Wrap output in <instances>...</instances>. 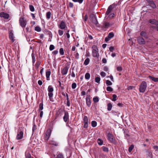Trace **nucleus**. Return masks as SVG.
Instances as JSON below:
<instances>
[{"instance_id":"obj_14","label":"nucleus","mask_w":158,"mask_h":158,"mask_svg":"<svg viewBox=\"0 0 158 158\" xmlns=\"http://www.w3.org/2000/svg\"><path fill=\"white\" fill-rule=\"evenodd\" d=\"M149 22L152 25H155L156 26L158 24V20L155 19H151L149 20Z\"/></svg>"},{"instance_id":"obj_11","label":"nucleus","mask_w":158,"mask_h":158,"mask_svg":"<svg viewBox=\"0 0 158 158\" xmlns=\"http://www.w3.org/2000/svg\"><path fill=\"white\" fill-rule=\"evenodd\" d=\"M69 66H66L64 67L61 71V73L63 75H66L68 72Z\"/></svg>"},{"instance_id":"obj_47","label":"nucleus","mask_w":158,"mask_h":158,"mask_svg":"<svg viewBox=\"0 0 158 158\" xmlns=\"http://www.w3.org/2000/svg\"><path fill=\"white\" fill-rule=\"evenodd\" d=\"M106 90L108 91L111 92L113 91V89L110 86H108L106 88Z\"/></svg>"},{"instance_id":"obj_46","label":"nucleus","mask_w":158,"mask_h":158,"mask_svg":"<svg viewBox=\"0 0 158 158\" xmlns=\"http://www.w3.org/2000/svg\"><path fill=\"white\" fill-rule=\"evenodd\" d=\"M35 30L38 32H40L41 31V29L39 27L36 26L35 28Z\"/></svg>"},{"instance_id":"obj_13","label":"nucleus","mask_w":158,"mask_h":158,"mask_svg":"<svg viewBox=\"0 0 158 158\" xmlns=\"http://www.w3.org/2000/svg\"><path fill=\"white\" fill-rule=\"evenodd\" d=\"M31 151L29 149H27L25 153L26 158H31V156L30 153Z\"/></svg>"},{"instance_id":"obj_57","label":"nucleus","mask_w":158,"mask_h":158,"mask_svg":"<svg viewBox=\"0 0 158 158\" xmlns=\"http://www.w3.org/2000/svg\"><path fill=\"white\" fill-rule=\"evenodd\" d=\"M88 126V123H84L83 127L84 128H87Z\"/></svg>"},{"instance_id":"obj_30","label":"nucleus","mask_w":158,"mask_h":158,"mask_svg":"<svg viewBox=\"0 0 158 158\" xmlns=\"http://www.w3.org/2000/svg\"><path fill=\"white\" fill-rule=\"evenodd\" d=\"M43 102H42L39 105V110H43Z\"/></svg>"},{"instance_id":"obj_63","label":"nucleus","mask_w":158,"mask_h":158,"mask_svg":"<svg viewBox=\"0 0 158 158\" xmlns=\"http://www.w3.org/2000/svg\"><path fill=\"white\" fill-rule=\"evenodd\" d=\"M102 61L103 63H106L107 62V60L106 58H103Z\"/></svg>"},{"instance_id":"obj_60","label":"nucleus","mask_w":158,"mask_h":158,"mask_svg":"<svg viewBox=\"0 0 158 158\" xmlns=\"http://www.w3.org/2000/svg\"><path fill=\"white\" fill-rule=\"evenodd\" d=\"M32 62L33 63L35 62V57L34 55L33 54H32Z\"/></svg>"},{"instance_id":"obj_28","label":"nucleus","mask_w":158,"mask_h":158,"mask_svg":"<svg viewBox=\"0 0 158 158\" xmlns=\"http://www.w3.org/2000/svg\"><path fill=\"white\" fill-rule=\"evenodd\" d=\"M51 15V12L50 11L46 13V17L48 19L50 18Z\"/></svg>"},{"instance_id":"obj_40","label":"nucleus","mask_w":158,"mask_h":158,"mask_svg":"<svg viewBox=\"0 0 158 158\" xmlns=\"http://www.w3.org/2000/svg\"><path fill=\"white\" fill-rule=\"evenodd\" d=\"M50 143L51 144L54 145L56 146H58V143L57 142H56L55 141H52Z\"/></svg>"},{"instance_id":"obj_24","label":"nucleus","mask_w":158,"mask_h":158,"mask_svg":"<svg viewBox=\"0 0 158 158\" xmlns=\"http://www.w3.org/2000/svg\"><path fill=\"white\" fill-rule=\"evenodd\" d=\"M51 71H48L46 72V76L47 78V79L48 80H49V78L50 77V76L51 74Z\"/></svg>"},{"instance_id":"obj_8","label":"nucleus","mask_w":158,"mask_h":158,"mask_svg":"<svg viewBox=\"0 0 158 158\" xmlns=\"http://www.w3.org/2000/svg\"><path fill=\"white\" fill-rule=\"evenodd\" d=\"M114 4L110 5L108 7L107 10L105 13V15H107L111 13L112 10L114 8Z\"/></svg>"},{"instance_id":"obj_5","label":"nucleus","mask_w":158,"mask_h":158,"mask_svg":"<svg viewBox=\"0 0 158 158\" xmlns=\"http://www.w3.org/2000/svg\"><path fill=\"white\" fill-rule=\"evenodd\" d=\"M51 133V131L50 129H48L47 130L44 135L45 140H48L49 139Z\"/></svg>"},{"instance_id":"obj_54","label":"nucleus","mask_w":158,"mask_h":158,"mask_svg":"<svg viewBox=\"0 0 158 158\" xmlns=\"http://www.w3.org/2000/svg\"><path fill=\"white\" fill-rule=\"evenodd\" d=\"M114 16V13H110L108 17L110 18H113Z\"/></svg>"},{"instance_id":"obj_32","label":"nucleus","mask_w":158,"mask_h":158,"mask_svg":"<svg viewBox=\"0 0 158 158\" xmlns=\"http://www.w3.org/2000/svg\"><path fill=\"white\" fill-rule=\"evenodd\" d=\"M36 129V126L34 123H33V126L32 129V135H33L34 134L35 131Z\"/></svg>"},{"instance_id":"obj_44","label":"nucleus","mask_w":158,"mask_h":158,"mask_svg":"<svg viewBox=\"0 0 158 158\" xmlns=\"http://www.w3.org/2000/svg\"><path fill=\"white\" fill-rule=\"evenodd\" d=\"M106 84L107 86L111 85L112 84V83L109 80H107L106 81Z\"/></svg>"},{"instance_id":"obj_27","label":"nucleus","mask_w":158,"mask_h":158,"mask_svg":"<svg viewBox=\"0 0 158 158\" xmlns=\"http://www.w3.org/2000/svg\"><path fill=\"white\" fill-rule=\"evenodd\" d=\"M107 110L108 111H110L112 109V105L111 103H109L107 104Z\"/></svg>"},{"instance_id":"obj_9","label":"nucleus","mask_w":158,"mask_h":158,"mask_svg":"<svg viewBox=\"0 0 158 158\" xmlns=\"http://www.w3.org/2000/svg\"><path fill=\"white\" fill-rule=\"evenodd\" d=\"M10 15L9 14L5 13L4 12H2L0 13V17L3 18L5 19H7L9 17Z\"/></svg>"},{"instance_id":"obj_38","label":"nucleus","mask_w":158,"mask_h":158,"mask_svg":"<svg viewBox=\"0 0 158 158\" xmlns=\"http://www.w3.org/2000/svg\"><path fill=\"white\" fill-rule=\"evenodd\" d=\"M102 150L104 152H108L109 151L108 148L105 146H103L102 148Z\"/></svg>"},{"instance_id":"obj_50","label":"nucleus","mask_w":158,"mask_h":158,"mask_svg":"<svg viewBox=\"0 0 158 158\" xmlns=\"http://www.w3.org/2000/svg\"><path fill=\"white\" fill-rule=\"evenodd\" d=\"M55 48V47L54 45L52 44H51L49 46V50L50 51H52Z\"/></svg>"},{"instance_id":"obj_36","label":"nucleus","mask_w":158,"mask_h":158,"mask_svg":"<svg viewBox=\"0 0 158 158\" xmlns=\"http://www.w3.org/2000/svg\"><path fill=\"white\" fill-rule=\"evenodd\" d=\"M41 64L40 62V61H37L35 65V67L36 69H38L39 66Z\"/></svg>"},{"instance_id":"obj_37","label":"nucleus","mask_w":158,"mask_h":158,"mask_svg":"<svg viewBox=\"0 0 158 158\" xmlns=\"http://www.w3.org/2000/svg\"><path fill=\"white\" fill-rule=\"evenodd\" d=\"M95 82H96L98 84L100 83V81L101 80L100 77H97L95 78Z\"/></svg>"},{"instance_id":"obj_41","label":"nucleus","mask_w":158,"mask_h":158,"mask_svg":"<svg viewBox=\"0 0 158 158\" xmlns=\"http://www.w3.org/2000/svg\"><path fill=\"white\" fill-rule=\"evenodd\" d=\"M56 158H64V157L62 153H60L57 155Z\"/></svg>"},{"instance_id":"obj_31","label":"nucleus","mask_w":158,"mask_h":158,"mask_svg":"<svg viewBox=\"0 0 158 158\" xmlns=\"http://www.w3.org/2000/svg\"><path fill=\"white\" fill-rule=\"evenodd\" d=\"M97 142L98 144L100 145H102L103 143V141L100 139H97Z\"/></svg>"},{"instance_id":"obj_43","label":"nucleus","mask_w":158,"mask_h":158,"mask_svg":"<svg viewBox=\"0 0 158 158\" xmlns=\"http://www.w3.org/2000/svg\"><path fill=\"white\" fill-rule=\"evenodd\" d=\"M29 8L30 10L31 11H34L35 10V8H34V7L32 5H30L29 6Z\"/></svg>"},{"instance_id":"obj_21","label":"nucleus","mask_w":158,"mask_h":158,"mask_svg":"<svg viewBox=\"0 0 158 158\" xmlns=\"http://www.w3.org/2000/svg\"><path fill=\"white\" fill-rule=\"evenodd\" d=\"M110 25V24L108 22H105L103 24V27L105 28H108Z\"/></svg>"},{"instance_id":"obj_62","label":"nucleus","mask_w":158,"mask_h":158,"mask_svg":"<svg viewBox=\"0 0 158 158\" xmlns=\"http://www.w3.org/2000/svg\"><path fill=\"white\" fill-rule=\"evenodd\" d=\"M114 49V47H113V46H111V47H110V48H109V50L110 51L112 52H113V50Z\"/></svg>"},{"instance_id":"obj_34","label":"nucleus","mask_w":158,"mask_h":158,"mask_svg":"<svg viewBox=\"0 0 158 158\" xmlns=\"http://www.w3.org/2000/svg\"><path fill=\"white\" fill-rule=\"evenodd\" d=\"M97 123L96 121H93L91 122V126L93 127H95L97 126Z\"/></svg>"},{"instance_id":"obj_56","label":"nucleus","mask_w":158,"mask_h":158,"mask_svg":"<svg viewBox=\"0 0 158 158\" xmlns=\"http://www.w3.org/2000/svg\"><path fill=\"white\" fill-rule=\"evenodd\" d=\"M153 148L155 151H158V146L156 145L153 147Z\"/></svg>"},{"instance_id":"obj_18","label":"nucleus","mask_w":158,"mask_h":158,"mask_svg":"<svg viewBox=\"0 0 158 158\" xmlns=\"http://www.w3.org/2000/svg\"><path fill=\"white\" fill-rule=\"evenodd\" d=\"M9 37L12 42H14L15 40L14 39V34L12 31H10L9 34Z\"/></svg>"},{"instance_id":"obj_1","label":"nucleus","mask_w":158,"mask_h":158,"mask_svg":"<svg viewBox=\"0 0 158 158\" xmlns=\"http://www.w3.org/2000/svg\"><path fill=\"white\" fill-rule=\"evenodd\" d=\"M48 96L49 100L53 102L54 101V100L52 97L53 95V92L54 91L52 85H50L48 86Z\"/></svg>"},{"instance_id":"obj_35","label":"nucleus","mask_w":158,"mask_h":158,"mask_svg":"<svg viewBox=\"0 0 158 158\" xmlns=\"http://www.w3.org/2000/svg\"><path fill=\"white\" fill-rule=\"evenodd\" d=\"M59 53L61 55H63L64 54V50L63 48H61L59 50Z\"/></svg>"},{"instance_id":"obj_17","label":"nucleus","mask_w":158,"mask_h":158,"mask_svg":"<svg viewBox=\"0 0 158 158\" xmlns=\"http://www.w3.org/2000/svg\"><path fill=\"white\" fill-rule=\"evenodd\" d=\"M23 132L21 131L18 133L17 135L16 139H21L23 136Z\"/></svg>"},{"instance_id":"obj_53","label":"nucleus","mask_w":158,"mask_h":158,"mask_svg":"<svg viewBox=\"0 0 158 158\" xmlns=\"http://www.w3.org/2000/svg\"><path fill=\"white\" fill-rule=\"evenodd\" d=\"M117 70L118 71L120 72L122 70V68L121 66H118L117 67Z\"/></svg>"},{"instance_id":"obj_25","label":"nucleus","mask_w":158,"mask_h":158,"mask_svg":"<svg viewBox=\"0 0 158 158\" xmlns=\"http://www.w3.org/2000/svg\"><path fill=\"white\" fill-rule=\"evenodd\" d=\"M140 35L141 36H143L146 38H148V36L147 35L146 33L144 31H142L141 32Z\"/></svg>"},{"instance_id":"obj_48","label":"nucleus","mask_w":158,"mask_h":158,"mask_svg":"<svg viewBox=\"0 0 158 158\" xmlns=\"http://www.w3.org/2000/svg\"><path fill=\"white\" fill-rule=\"evenodd\" d=\"M74 2H78L79 3L81 4L82 2L84 0H72Z\"/></svg>"},{"instance_id":"obj_52","label":"nucleus","mask_w":158,"mask_h":158,"mask_svg":"<svg viewBox=\"0 0 158 158\" xmlns=\"http://www.w3.org/2000/svg\"><path fill=\"white\" fill-rule=\"evenodd\" d=\"M117 95L116 94H113V99L112 100L113 101H115L116 100V98Z\"/></svg>"},{"instance_id":"obj_4","label":"nucleus","mask_w":158,"mask_h":158,"mask_svg":"<svg viewBox=\"0 0 158 158\" xmlns=\"http://www.w3.org/2000/svg\"><path fill=\"white\" fill-rule=\"evenodd\" d=\"M19 22L20 25L23 28H24L27 24L26 21L24 17L22 16L19 18Z\"/></svg>"},{"instance_id":"obj_51","label":"nucleus","mask_w":158,"mask_h":158,"mask_svg":"<svg viewBox=\"0 0 158 158\" xmlns=\"http://www.w3.org/2000/svg\"><path fill=\"white\" fill-rule=\"evenodd\" d=\"M77 86L76 84L75 83H73L72 85V88L73 89H75Z\"/></svg>"},{"instance_id":"obj_19","label":"nucleus","mask_w":158,"mask_h":158,"mask_svg":"<svg viewBox=\"0 0 158 158\" xmlns=\"http://www.w3.org/2000/svg\"><path fill=\"white\" fill-rule=\"evenodd\" d=\"M150 6L153 8H155L156 7V4L152 1H150L148 2Z\"/></svg>"},{"instance_id":"obj_16","label":"nucleus","mask_w":158,"mask_h":158,"mask_svg":"<svg viewBox=\"0 0 158 158\" xmlns=\"http://www.w3.org/2000/svg\"><path fill=\"white\" fill-rule=\"evenodd\" d=\"M69 118V114L68 112L66 111L64 112V115L63 117L64 121L66 122Z\"/></svg>"},{"instance_id":"obj_12","label":"nucleus","mask_w":158,"mask_h":158,"mask_svg":"<svg viewBox=\"0 0 158 158\" xmlns=\"http://www.w3.org/2000/svg\"><path fill=\"white\" fill-rule=\"evenodd\" d=\"M137 40L139 44H144L145 43V42L144 39L141 37H139L138 38Z\"/></svg>"},{"instance_id":"obj_55","label":"nucleus","mask_w":158,"mask_h":158,"mask_svg":"<svg viewBox=\"0 0 158 158\" xmlns=\"http://www.w3.org/2000/svg\"><path fill=\"white\" fill-rule=\"evenodd\" d=\"M100 75H101L104 77H105L106 75V73L104 72H102L101 73H100Z\"/></svg>"},{"instance_id":"obj_3","label":"nucleus","mask_w":158,"mask_h":158,"mask_svg":"<svg viewBox=\"0 0 158 158\" xmlns=\"http://www.w3.org/2000/svg\"><path fill=\"white\" fill-rule=\"evenodd\" d=\"M92 54L94 57H98L99 56L98 50L96 45H93L92 47Z\"/></svg>"},{"instance_id":"obj_6","label":"nucleus","mask_w":158,"mask_h":158,"mask_svg":"<svg viewBox=\"0 0 158 158\" xmlns=\"http://www.w3.org/2000/svg\"><path fill=\"white\" fill-rule=\"evenodd\" d=\"M91 21L95 25L98 27H100L99 24L96 19V18L95 16H93L91 17Z\"/></svg>"},{"instance_id":"obj_45","label":"nucleus","mask_w":158,"mask_h":158,"mask_svg":"<svg viewBox=\"0 0 158 158\" xmlns=\"http://www.w3.org/2000/svg\"><path fill=\"white\" fill-rule=\"evenodd\" d=\"M93 101L95 103H97L99 101V98L98 97H94L93 99Z\"/></svg>"},{"instance_id":"obj_23","label":"nucleus","mask_w":158,"mask_h":158,"mask_svg":"<svg viewBox=\"0 0 158 158\" xmlns=\"http://www.w3.org/2000/svg\"><path fill=\"white\" fill-rule=\"evenodd\" d=\"M123 131L125 137L127 138V136H129V135H128V131L127 130H126V129H123Z\"/></svg>"},{"instance_id":"obj_61","label":"nucleus","mask_w":158,"mask_h":158,"mask_svg":"<svg viewBox=\"0 0 158 158\" xmlns=\"http://www.w3.org/2000/svg\"><path fill=\"white\" fill-rule=\"evenodd\" d=\"M43 111L41 110L40 112V119H41V118L43 116Z\"/></svg>"},{"instance_id":"obj_58","label":"nucleus","mask_w":158,"mask_h":158,"mask_svg":"<svg viewBox=\"0 0 158 158\" xmlns=\"http://www.w3.org/2000/svg\"><path fill=\"white\" fill-rule=\"evenodd\" d=\"M58 51L57 50H56L53 51L52 52V53L54 55H56L58 53Z\"/></svg>"},{"instance_id":"obj_22","label":"nucleus","mask_w":158,"mask_h":158,"mask_svg":"<svg viewBox=\"0 0 158 158\" xmlns=\"http://www.w3.org/2000/svg\"><path fill=\"white\" fill-rule=\"evenodd\" d=\"M148 77L154 82H156L158 81V78L155 77L151 76H149Z\"/></svg>"},{"instance_id":"obj_7","label":"nucleus","mask_w":158,"mask_h":158,"mask_svg":"<svg viewBox=\"0 0 158 158\" xmlns=\"http://www.w3.org/2000/svg\"><path fill=\"white\" fill-rule=\"evenodd\" d=\"M108 139L110 141V142L113 143H116V141L115 139L113 138V135L110 133H109L107 134Z\"/></svg>"},{"instance_id":"obj_39","label":"nucleus","mask_w":158,"mask_h":158,"mask_svg":"<svg viewBox=\"0 0 158 158\" xmlns=\"http://www.w3.org/2000/svg\"><path fill=\"white\" fill-rule=\"evenodd\" d=\"M134 148V145L133 144L131 145L129 148L128 151L129 152H131Z\"/></svg>"},{"instance_id":"obj_26","label":"nucleus","mask_w":158,"mask_h":158,"mask_svg":"<svg viewBox=\"0 0 158 158\" xmlns=\"http://www.w3.org/2000/svg\"><path fill=\"white\" fill-rule=\"evenodd\" d=\"M90 62V59L89 58H87L85 60L84 64L85 65H87Z\"/></svg>"},{"instance_id":"obj_49","label":"nucleus","mask_w":158,"mask_h":158,"mask_svg":"<svg viewBox=\"0 0 158 158\" xmlns=\"http://www.w3.org/2000/svg\"><path fill=\"white\" fill-rule=\"evenodd\" d=\"M58 34H59V35L60 36L62 35H63V33H64V32H63V31L60 30H59L58 31Z\"/></svg>"},{"instance_id":"obj_64","label":"nucleus","mask_w":158,"mask_h":158,"mask_svg":"<svg viewBox=\"0 0 158 158\" xmlns=\"http://www.w3.org/2000/svg\"><path fill=\"white\" fill-rule=\"evenodd\" d=\"M38 83L40 85H42L43 84L41 80H39Z\"/></svg>"},{"instance_id":"obj_10","label":"nucleus","mask_w":158,"mask_h":158,"mask_svg":"<svg viewBox=\"0 0 158 158\" xmlns=\"http://www.w3.org/2000/svg\"><path fill=\"white\" fill-rule=\"evenodd\" d=\"M114 35V34L113 32H110L109 33L107 37L105 38V40L107 42L109 41L111 38H113Z\"/></svg>"},{"instance_id":"obj_33","label":"nucleus","mask_w":158,"mask_h":158,"mask_svg":"<svg viewBox=\"0 0 158 158\" xmlns=\"http://www.w3.org/2000/svg\"><path fill=\"white\" fill-rule=\"evenodd\" d=\"M152 153L151 152H148L147 154V158H152Z\"/></svg>"},{"instance_id":"obj_20","label":"nucleus","mask_w":158,"mask_h":158,"mask_svg":"<svg viewBox=\"0 0 158 158\" xmlns=\"http://www.w3.org/2000/svg\"><path fill=\"white\" fill-rule=\"evenodd\" d=\"M86 102L87 106L89 107L91 105V102L89 98L87 97L86 98Z\"/></svg>"},{"instance_id":"obj_42","label":"nucleus","mask_w":158,"mask_h":158,"mask_svg":"<svg viewBox=\"0 0 158 158\" xmlns=\"http://www.w3.org/2000/svg\"><path fill=\"white\" fill-rule=\"evenodd\" d=\"M84 123H88V119L87 116H84Z\"/></svg>"},{"instance_id":"obj_29","label":"nucleus","mask_w":158,"mask_h":158,"mask_svg":"<svg viewBox=\"0 0 158 158\" xmlns=\"http://www.w3.org/2000/svg\"><path fill=\"white\" fill-rule=\"evenodd\" d=\"M90 74L88 73H86L85 75V78L86 80H89L90 77Z\"/></svg>"},{"instance_id":"obj_59","label":"nucleus","mask_w":158,"mask_h":158,"mask_svg":"<svg viewBox=\"0 0 158 158\" xmlns=\"http://www.w3.org/2000/svg\"><path fill=\"white\" fill-rule=\"evenodd\" d=\"M152 28H154L156 31H158V24L156 26H152Z\"/></svg>"},{"instance_id":"obj_2","label":"nucleus","mask_w":158,"mask_h":158,"mask_svg":"<svg viewBox=\"0 0 158 158\" xmlns=\"http://www.w3.org/2000/svg\"><path fill=\"white\" fill-rule=\"evenodd\" d=\"M147 84L146 81H143L139 85V91L141 93H144L147 88Z\"/></svg>"},{"instance_id":"obj_15","label":"nucleus","mask_w":158,"mask_h":158,"mask_svg":"<svg viewBox=\"0 0 158 158\" xmlns=\"http://www.w3.org/2000/svg\"><path fill=\"white\" fill-rule=\"evenodd\" d=\"M59 27L61 29H65V28H67L65 22L63 21L61 22L60 23L59 25Z\"/></svg>"}]
</instances>
